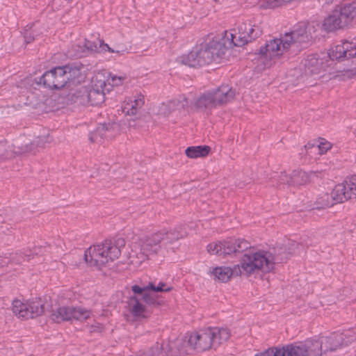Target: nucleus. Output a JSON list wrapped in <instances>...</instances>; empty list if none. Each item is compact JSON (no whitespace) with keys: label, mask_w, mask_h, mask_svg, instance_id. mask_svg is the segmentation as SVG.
Masks as SVG:
<instances>
[{"label":"nucleus","mask_w":356,"mask_h":356,"mask_svg":"<svg viewBox=\"0 0 356 356\" xmlns=\"http://www.w3.org/2000/svg\"><path fill=\"white\" fill-rule=\"evenodd\" d=\"M319 29H321V24L312 22L305 26L286 33L280 38L269 40L259 49L260 59L266 66L272 65L291 45L299 47L316 38Z\"/></svg>","instance_id":"nucleus-1"},{"label":"nucleus","mask_w":356,"mask_h":356,"mask_svg":"<svg viewBox=\"0 0 356 356\" xmlns=\"http://www.w3.org/2000/svg\"><path fill=\"white\" fill-rule=\"evenodd\" d=\"M229 49L221 35H214L200 46L193 48L187 54L176 58V63L190 67L203 65L217 66L225 58Z\"/></svg>","instance_id":"nucleus-2"},{"label":"nucleus","mask_w":356,"mask_h":356,"mask_svg":"<svg viewBox=\"0 0 356 356\" xmlns=\"http://www.w3.org/2000/svg\"><path fill=\"white\" fill-rule=\"evenodd\" d=\"M300 244L293 240L285 238L275 245L262 249H252L261 278L266 275L274 273L277 264L286 261L289 255L294 254Z\"/></svg>","instance_id":"nucleus-3"},{"label":"nucleus","mask_w":356,"mask_h":356,"mask_svg":"<svg viewBox=\"0 0 356 356\" xmlns=\"http://www.w3.org/2000/svg\"><path fill=\"white\" fill-rule=\"evenodd\" d=\"M252 250L245 252L241 257L239 264L233 268L221 266L211 268L209 275L215 282L225 283L232 275H240L250 280H261V276Z\"/></svg>","instance_id":"nucleus-4"},{"label":"nucleus","mask_w":356,"mask_h":356,"mask_svg":"<svg viewBox=\"0 0 356 356\" xmlns=\"http://www.w3.org/2000/svg\"><path fill=\"white\" fill-rule=\"evenodd\" d=\"M316 356H332L338 350L356 345V328L311 338Z\"/></svg>","instance_id":"nucleus-5"},{"label":"nucleus","mask_w":356,"mask_h":356,"mask_svg":"<svg viewBox=\"0 0 356 356\" xmlns=\"http://www.w3.org/2000/svg\"><path fill=\"white\" fill-rule=\"evenodd\" d=\"M125 245L123 238H118L115 242L105 241L102 243L90 246L85 251L84 260L90 267L98 270L110 268L113 261L121 254V248Z\"/></svg>","instance_id":"nucleus-6"},{"label":"nucleus","mask_w":356,"mask_h":356,"mask_svg":"<svg viewBox=\"0 0 356 356\" xmlns=\"http://www.w3.org/2000/svg\"><path fill=\"white\" fill-rule=\"evenodd\" d=\"M161 243V241L157 232L148 236L133 238L130 244L127 264L134 268L141 266L143 263L149 259L151 256L160 252Z\"/></svg>","instance_id":"nucleus-7"},{"label":"nucleus","mask_w":356,"mask_h":356,"mask_svg":"<svg viewBox=\"0 0 356 356\" xmlns=\"http://www.w3.org/2000/svg\"><path fill=\"white\" fill-rule=\"evenodd\" d=\"M262 34V29L258 24L243 22L226 31L221 35L229 49L243 47L256 40Z\"/></svg>","instance_id":"nucleus-8"},{"label":"nucleus","mask_w":356,"mask_h":356,"mask_svg":"<svg viewBox=\"0 0 356 356\" xmlns=\"http://www.w3.org/2000/svg\"><path fill=\"white\" fill-rule=\"evenodd\" d=\"M63 67H56L44 72L37 82L51 90H58L67 88V79Z\"/></svg>","instance_id":"nucleus-9"},{"label":"nucleus","mask_w":356,"mask_h":356,"mask_svg":"<svg viewBox=\"0 0 356 356\" xmlns=\"http://www.w3.org/2000/svg\"><path fill=\"white\" fill-rule=\"evenodd\" d=\"M188 106V100L184 96H177L167 99L154 107L156 115L168 116L172 113H180Z\"/></svg>","instance_id":"nucleus-10"},{"label":"nucleus","mask_w":356,"mask_h":356,"mask_svg":"<svg viewBox=\"0 0 356 356\" xmlns=\"http://www.w3.org/2000/svg\"><path fill=\"white\" fill-rule=\"evenodd\" d=\"M121 111L126 117L135 120L141 118L145 113V97L139 94L126 99L121 104Z\"/></svg>","instance_id":"nucleus-11"},{"label":"nucleus","mask_w":356,"mask_h":356,"mask_svg":"<svg viewBox=\"0 0 356 356\" xmlns=\"http://www.w3.org/2000/svg\"><path fill=\"white\" fill-rule=\"evenodd\" d=\"M346 202L338 184L332 189L331 192L320 191L316 195L314 202L315 209L321 210L331 208L337 204Z\"/></svg>","instance_id":"nucleus-12"},{"label":"nucleus","mask_w":356,"mask_h":356,"mask_svg":"<svg viewBox=\"0 0 356 356\" xmlns=\"http://www.w3.org/2000/svg\"><path fill=\"white\" fill-rule=\"evenodd\" d=\"M312 172L303 170H293L291 172H281L279 175L280 181L289 186L300 188L305 186L312 181Z\"/></svg>","instance_id":"nucleus-13"},{"label":"nucleus","mask_w":356,"mask_h":356,"mask_svg":"<svg viewBox=\"0 0 356 356\" xmlns=\"http://www.w3.org/2000/svg\"><path fill=\"white\" fill-rule=\"evenodd\" d=\"M332 60H343L356 57V36L343 40L329 51Z\"/></svg>","instance_id":"nucleus-14"},{"label":"nucleus","mask_w":356,"mask_h":356,"mask_svg":"<svg viewBox=\"0 0 356 356\" xmlns=\"http://www.w3.org/2000/svg\"><path fill=\"white\" fill-rule=\"evenodd\" d=\"M43 142V137L38 136L35 133L24 134L13 140L17 154L30 152Z\"/></svg>","instance_id":"nucleus-15"},{"label":"nucleus","mask_w":356,"mask_h":356,"mask_svg":"<svg viewBox=\"0 0 356 356\" xmlns=\"http://www.w3.org/2000/svg\"><path fill=\"white\" fill-rule=\"evenodd\" d=\"M188 335L189 343L194 352L201 353L212 348L210 332L208 328L192 332Z\"/></svg>","instance_id":"nucleus-16"},{"label":"nucleus","mask_w":356,"mask_h":356,"mask_svg":"<svg viewBox=\"0 0 356 356\" xmlns=\"http://www.w3.org/2000/svg\"><path fill=\"white\" fill-rule=\"evenodd\" d=\"M67 79V87L80 85L86 78V69L82 65H67L62 66Z\"/></svg>","instance_id":"nucleus-17"},{"label":"nucleus","mask_w":356,"mask_h":356,"mask_svg":"<svg viewBox=\"0 0 356 356\" xmlns=\"http://www.w3.org/2000/svg\"><path fill=\"white\" fill-rule=\"evenodd\" d=\"M69 92L66 96V104L74 106H87L88 86L81 84L67 87Z\"/></svg>","instance_id":"nucleus-18"},{"label":"nucleus","mask_w":356,"mask_h":356,"mask_svg":"<svg viewBox=\"0 0 356 356\" xmlns=\"http://www.w3.org/2000/svg\"><path fill=\"white\" fill-rule=\"evenodd\" d=\"M211 92L217 106H223L229 104L236 97L235 90L231 86L225 84L211 90Z\"/></svg>","instance_id":"nucleus-19"},{"label":"nucleus","mask_w":356,"mask_h":356,"mask_svg":"<svg viewBox=\"0 0 356 356\" xmlns=\"http://www.w3.org/2000/svg\"><path fill=\"white\" fill-rule=\"evenodd\" d=\"M193 349L189 343L188 335L177 339L169 344L168 353L170 356H186L193 353Z\"/></svg>","instance_id":"nucleus-20"},{"label":"nucleus","mask_w":356,"mask_h":356,"mask_svg":"<svg viewBox=\"0 0 356 356\" xmlns=\"http://www.w3.org/2000/svg\"><path fill=\"white\" fill-rule=\"evenodd\" d=\"M305 73L307 76L316 75L319 76H327L329 69L323 65L321 59H318L314 56H309L305 61Z\"/></svg>","instance_id":"nucleus-21"},{"label":"nucleus","mask_w":356,"mask_h":356,"mask_svg":"<svg viewBox=\"0 0 356 356\" xmlns=\"http://www.w3.org/2000/svg\"><path fill=\"white\" fill-rule=\"evenodd\" d=\"M286 356H316L311 339L285 346Z\"/></svg>","instance_id":"nucleus-22"},{"label":"nucleus","mask_w":356,"mask_h":356,"mask_svg":"<svg viewBox=\"0 0 356 356\" xmlns=\"http://www.w3.org/2000/svg\"><path fill=\"white\" fill-rule=\"evenodd\" d=\"M346 28L335 9L325 17L321 24V30L326 33H334Z\"/></svg>","instance_id":"nucleus-23"},{"label":"nucleus","mask_w":356,"mask_h":356,"mask_svg":"<svg viewBox=\"0 0 356 356\" xmlns=\"http://www.w3.org/2000/svg\"><path fill=\"white\" fill-rule=\"evenodd\" d=\"M356 77V66H337L335 68H330L327 78L338 81H346Z\"/></svg>","instance_id":"nucleus-24"},{"label":"nucleus","mask_w":356,"mask_h":356,"mask_svg":"<svg viewBox=\"0 0 356 356\" xmlns=\"http://www.w3.org/2000/svg\"><path fill=\"white\" fill-rule=\"evenodd\" d=\"M347 28L356 17V3H348L334 8Z\"/></svg>","instance_id":"nucleus-25"},{"label":"nucleus","mask_w":356,"mask_h":356,"mask_svg":"<svg viewBox=\"0 0 356 356\" xmlns=\"http://www.w3.org/2000/svg\"><path fill=\"white\" fill-rule=\"evenodd\" d=\"M248 241L245 240L230 239L222 241V257L243 252L248 249Z\"/></svg>","instance_id":"nucleus-26"},{"label":"nucleus","mask_w":356,"mask_h":356,"mask_svg":"<svg viewBox=\"0 0 356 356\" xmlns=\"http://www.w3.org/2000/svg\"><path fill=\"white\" fill-rule=\"evenodd\" d=\"M29 319L42 316L45 311L47 302L44 298L33 297L27 300Z\"/></svg>","instance_id":"nucleus-27"},{"label":"nucleus","mask_w":356,"mask_h":356,"mask_svg":"<svg viewBox=\"0 0 356 356\" xmlns=\"http://www.w3.org/2000/svg\"><path fill=\"white\" fill-rule=\"evenodd\" d=\"M122 125L119 122L109 121L99 125L97 133L103 138H112L120 134Z\"/></svg>","instance_id":"nucleus-28"},{"label":"nucleus","mask_w":356,"mask_h":356,"mask_svg":"<svg viewBox=\"0 0 356 356\" xmlns=\"http://www.w3.org/2000/svg\"><path fill=\"white\" fill-rule=\"evenodd\" d=\"M210 332L212 348H216L226 342L231 336L230 330L225 327H208Z\"/></svg>","instance_id":"nucleus-29"},{"label":"nucleus","mask_w":356,"mask_h":356,"mask_svg":"<svg viewBox=\"0 0 356 356\" xmlns=\"http://www.w3.org/2000/svg\"><path fill=\"white\" fill-rule=\"evenodd\" d=\"M128 309L134 321H140L148 317L146 307L136 297H131L129 299Z\"/></svg>","instance_id":"nucleus-30"},{"label":"nucleus","mask_w":356,"mask_h":356,"mask_svg":"<svg viewBox=\"0 0 356 356\" xmlns=\"http://www.w3.org/2000/svg\"><path fill=\"white\" fill-rule=\"evenodd\" d=\"M338 185L345 202L356 197V175L348 177Z\"/></svg>","instance_id":"nucleus-31"},{"label":"nucleus","mask_w":356,"mask_h":356,"mask_svg":"<svg viewBox=\"0 0 356 356\" xmlns=\"http://www.w3.org/2000/svg\"><path fill=\"white\" fill-rule=\"evenodd\" d=\"M161 242L172 243L185 237V233L181 227H170L156 232Z\"/></svg>","instance_id":"nucleus-32"},{"label":"nucleus","mask_w":356,"mask_h":356,"mask_svg":"<svg viewBox=\"0 0 356 356\" xmlns=\"http://www.w3.org/2000/svg\"><path fill=\"white\" fill-rule=\"evenodd\" d=\"M131 289L134 293L140 294L142 299L149 305L160 306L163 305V302L159 300L156 296L153 293L154 291H152L151 289H147V285L143 288L138 285H134Z\"/></svg>","instance_id":"nucleus-33"},{"label":"nucleus","mask_w":356,"mask_h":356,"mask_svg":"<svg viewBox=\"0 0 356 356\" xmlns=\"http://www.w3.org/2000/svg\"><path fill=\"white\" fill-rule=\"evenodd\" d=\"M195 107L202 111H211L218 107L211 91L198 97L194 102Z\"/></svg>","instance_id":"nucleus-34"},{"label":"nucleus","mask_w":356,"mask_h":356,"mask_svg":"<svg viewBox=\"0 0 356 356\" xmlns=\"http://www.w3.org/2000/svg\"><path fill=\"white\" fill-rule=\"evenodd\" d=\"M108 74L104 72L99 71L92 77L89 87L103 92L109 91L111 88L108 86Z\"/></svg>","instance_id":"nucleus-35"},{"label":"nucleus","mask_w":356,"mask_h":356,"mask_svg":"<svg viewBox=\"0 0 356 356\" xmlns=\"http://www.w3.org/2000/svg\"><path fill=\"white\" fill-rule=\"evenodd\" d=\"M27 300L15 299L12 302L11 310L13 314L22 320L29 319Z\"/></svg>","instance_id":"nucleus-36"},{"label":"nucleus","mask_w":356,"mask_h":356,"mask_svg":"<svg viewBox=\"0 0 356 356\" xmlns=\"http://www.w3.org/2000/svg\"><path fill=\"white\" fill-rule=\"evenodd\" d=\"M211 148L209 145L191 146L185 149L186 156L191 159L205 158L209 155Z\"/></svg>","instance_id":"nucleus-37"},{"label":"nucleus","mask_w":356,"mask_h":356,"mask_svg":"<svg viewBox=\"0 0 356 356\" xmlns=\"http://www.w3.org/2000/svg\"><path fill=\"white\" fill-rule=\"evenodd\" d=\"M73 307L62 306L56 308L51 314V319L60 323L63 321L72 320Z\"/></svg>","instance_id":"nucleus-38"},{"label":"nucleus","mask_w":356,"mask_h":356,"mask_svg":"<svg viewBox=\"0 0 356 356\" xmlns=\"http://www.w3.org/2000/svg\"><path fill=\"white\" fill-rule=\"evenodd\" d=\"M87 106H99L105 101V92L88 86Z\"/></svg>","instance_id":"nucleus-39"},{"label":"nucleus","mask_w":356,"mask_h":356,"mask_svg":"<svg viewBox=\"0 0 356 356\" xmlns=\"http://www.w3.org/2000/svg\"><path fill=\"white\" fill-rule=\"evenodd\" d=\"M17 154L13 142H0V159L6 160L14 157Z\"/></svg>","instance_id":"nucleus-40"},{"label":"nucleus","mask_w":356,"mask_h":356,"mask_svg":"<svg viewBox=\"0 0 356 356\" xmlns=\"http://www.w3.org/2000/svg\"><path fill=\"white\" fill-rule=\"evenodd\" d=\"M90 310L83 307H73L72 319L83 321L90 318Z\"/></svg>","instance_id":"nucleus-41"},{"label":"nucleus","mask_w":356,"mask_h":356,"mask_svg":"<svg viewBox=\"0 0 356 356\" xmlns=\"http://www.w3.org/2000/svg\"><path fill=\"white\" fill-rule=\"evenodd\" d=\"M222 241H215L207 245V251L210 255L222 256Z\"/></svg>","instance_id":"nucleus-42"},{"label":"nucleus","mask_w":356,"mask_h":356,"mask_svg":"<svg viewBox=\"0 0 356 356\" xmlns=\"http://www.w3.org/2000/svg\"><path fill=\"white\" fill-rule=\"evenodd\" d=\"M255 356H286L285 346L270 348Z\"/></svg>","instance_id":"nucleus-43"},{"label":"nucleus","mask_w":356,"mask_h":356,"mask_svg":"<svg viewBox=\"0 0 356 356\" xmlns=\"http://www.w3.org/2000/svg\"><path fill=\"white\" fill-rule=\"evenodd\" d=\"M108 86V88L120 86L124 83V81L127 79V76L124 74L115 75L109 74Z\"/></svg>","instance_id":"nucleus-44"},{"label":"nucleus","mask_w":356,"mask_h":356,"mask_svg":"<svg viewBox=\"0 0 356 356\" xmlns=\"http://www.w3.org/2000/svg\"><path fill=\"white\" fill-rule=\"evenodd\" d=\"M143 356H166V353L162 345L156 343L145 352Z\"/></svg>","instance_id":"nucleus-45"},{"label":"nucleus","mask_w":356,"mask_h":356,"mask_svg":"<svg viewBox=\"0 0 356 356\" xmlns=\"http://www.w3.org/2000/svg\"><path fill=\"white\" fill-rule=\"evenodd\" d=\"M167 284L164 282H159L156 286L153 283H149L147 284V289H151L154 292H169L172 290V287H166Z\"/></svg>","instance_id":"nucleus-46"},{"label":"nucleus","mask_w":356,"mask_h":356,"mask_svg":"<svg viewBox=\"0 0 356 356\" xmlns=\"http://www.w3.org/2000/svg\"><path fill=\"white\" fill-rule=\"evenodd\" d=\"M318 147L319 149V153L321 154H324L332 148V144L329 141L322 140L320 141Z\"/></svg>","instance_id":"nucleus-47"},{"label":"nucleus","mask_w":356,"mask_h":356,"mask_svg":"<svg viewBox=\"0 0 356 356\" xmlns=\"http://www.w3.org/2000/svg\"><path fill=\"white\" fill-rule=\"evenodd\" d=\"M84 46L87 49L96 52L98 46L97 40L93 42L86 39L84 42Z\"/></svg>","instance_id":"nucleus-48"},{"label":"nucleus","mask_w":356,"mask_h":356,"mask_svg":"<svg viewBox=\"0 0 356 356\" xmlns=\"http://www.w3.org/2000/svg\"><path fill=\"white\" fill-rule=\"evenodd\" d=\"M97 43H98V46H97V50L96 52L105 53L109 49V45L104 43V42L101 40H97Z\"/></svg>","instance_id":"nucleus-49"},{"label":"nucleus","mask_w":356,"mask_h":356,"mask_svg":"<svg viewBox=\"0 0 356 356\" xmlns=\"http://www.w3.org/2000/svg\"><path fill=\"white\" fill-rule=\"evenodd\" d=\"M33 82V79L32 78H26L24 79L22 81V84L23 85H27V84H30Z\"/></svg>","instance_id":"nucleus-50"},{"label":"nucleus","mask_w":356,"mask_h":356,"mask_svg":"<svg viewBox=\"0 0 356 356\" xmlns=\"http://www.w3.org/2000/svg\"><path fill=\"white\" fill-rule=\"evenodd\" d=\"M26 104H29V105H31L33 106H37L39 105V103H34L32 99H30L29 97H28L27 98V102H26Z\"/></svg>","instance_id":"nucleus-51"},{"label":"nucleus","mask_w":356,"mask_h":356,"mask_svg":"<svg viewBox=\"0 0 356 356\" xmlns=\"http://www.w3.org/2000/svg\"><path fill=\"white\" fill-rule=\"evenodd\" d=\"M107 51L111 52V53H117V54H120V50L113 49L111 48L110 47H109V49L107 50Z\"/></svg>","instance_id":"nucleus-52"},{"label":"nucleus","mask_w":356,"mask_h":356,"mask_svg":"<svg viewBox=\"0 0 356 356\" xmlns=\"http://www.w3.org/2000/svg\"><path fill=\"white\" fill-rule=\"evenodd\" d=\"M89 140H90V142H95V138L93 137V136L90 134V136H89Z\"/></svg>","instance_id":"nucleus-53"},{"label":"nucleus","mask_w":356,"mask_h":356,"mask_svg":"<svg viewBox=\"0 0 356 356\" xmlns=\"http://www.w3.org/2000/svg\"><path fill=\"white\" fill-rule=\"evenodd\" d=\"M4 264L2 262L1 259H0V268H3L4 266Z\"/></svg>","instance_id":"nucleus-54"},{"label":"nucleus","mask_w":356,"mask_h":356,"mask_svg":"<svg viewBox=\"0 0 356 356\" xmlns=\"http://www.w3.org/2000/svg\"><path fill=\"white\" fill-rule=\"evenodd\" d=\"M327 3H330L333 1V0H323Z\"/></svg>","instance_id":"nucleus-55"},{"label":"nucleus","mask_w":356,"mask_h":356,"mask_svg":"<svg viewBox=\"0 0 356 356\" xmlns=\"http://www.w3.org/2000/svg\"><path fill=\"white\" fill-rule=\"evenodd\" d=\"M33 28L34 29V30H36L37 29V26L36 25H33Z\"/></svg>","instance_id":"nucleus-56"},{"label":"nucleus","mask_w":356,"mask_h":356,"mask_svg":"<svg viewBox=\"0 0 356 356\" xmlns=\"http://www.w3.org/2000/svg\"><path fill=\"white\" fill-rule=\"evenodd\" d=\"M99 329H100V330H102V329H103V326H102V325H99Z\"/></svg>","instance_id":"nucleus-57"},{"label":"nucleus","mask_w":356,"mask_h":356,"mask_svg":"<svg viewBox=\"0 0 356 356\" xmlns=\"http://www.w3.org/2000/svg\"><path fill=\"white\" fill-rule=\"evenodd\" d=\"M213 1H216V2H217V1H218V0H213Z\"/></svg>","instance_id":"nucleus-58"}]
</instances>
